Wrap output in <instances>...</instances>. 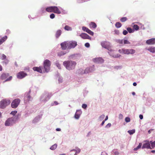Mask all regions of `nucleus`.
<instances>
[{
  "label": "nucleus",
  "instance_id": "f257e3e1",
  "mask_svg": "<svg viewBox=\"0 0 155 155\" xmlns=\"http://www.w3.org/2000/svg\"><path fill=\"white\" fill-rule=\"evenodd\" d=\"M63 64L67 69L71 70L74 68L76 63L74 61H64Z\"/></svg>",
  "mask_w": 155,
  "mask_h": 155
},
{
  "label": "nucleus",
  "instance_id": "f03ea898",
  "mask_svg": "<svg viewBox=\"0 0 155 155\" xmlns=\"http://www.w3.org/2000/svg\"><path fill=\"white\" fill-rule=\"evenodd\" d=\"M46 11L49 12H54L60 14L61 13V11L57 6H50L47 8Z\"/></svg>",
  "mask_w": 155,
  "mask_h": 155
},
{
  "label": "nucleus",
  "instance_id": "7ed1b4c3",
  "mask_svg": "<svg viewBox=\"0 0 155 155\" xmlns=\"http://www.w3.org/2000/svg\"><path fill=\"white\" fill-rule=\"evenodd\" d=\"M119 52L121 54H133L135 53V50L133 49H126L122 48L119 50Z\"/></svg>",
  "mask_w": 155,
  "mask_h": 155
},
{
  "label": "nucleus",
  "instance_id": "20e7f679",
  "mask_svg": "<svg viewBox=\"0 0 155 155\" xmlns=\"http://www.w3.org/2000/svg\"><path fill=\"white\" fill-rule=\"evenodd\" d=\"M51 63L48 60H45L43 63V66L45 72H48L50 70Z\"/></svg>",
  "mask_w": 155,
  "mask_h": 155
},
{
  "label": "nucleus",
  "instance_id": "39448f33",
  "mask_svg": "<svg viewBox=\"0 0 155 155\" xmlns=\"http://www.w3.org/2000/svg\"><path fill=\"white\" fill-rule=\"evenodd\" d=\"M10 103V101L9 100L3 99L0 102V108L2 109L5 108L9 105Z\"/></svg>",
  "mask_w": 155,
  "mask_h": 155
},
{
  "label": "nucleus",
  "instance_id": "423d86ee",
  "mask_svg": "<svg viewBox=\"0 0 155 155\" xmlns=\"http://www.w3.org/2000/svg\"><path fill=\"white\" fill-rule=\"evenodd\" d=\"M20 102L21 100L19 98L14 100L11 103L12 107L13 108H16L20 104Z\"/></svg>",
  "mask_w": 155,
  "mask_h": 155
},
{
  "label": "nucleus",
  "instance_id": "0eeeda50",
  "mask_svg": "<svg viewBox=\"0 0 155 155\" xmlns=\"http://www.w3.org/2000/svg\"><path fill=\"white\" fill-rule=\"evenodd\" d=\"M61 45L63 50L70 49L69 41H65L61 43Z\"/></svg>",
  "mask_w": 155,
  "mask_h": 155
},
{
  "label": "nucleus",
  "instance_id": "6e6552de",
  "mask_svg": "<svg viewBox=\"0 0 155 155\" xmlns=\"http://www.w3.org/2000/svg\"><path fill=\"white\" fill-rule=\"evenodd\" d=\"M12 119L11 117L7 119L5 123V125L6 126H10L15 124Z\"/></svg>",
  "mask_w": 155,
  "mask_h": 155
},
{
  "label": "nucleus",
  "instance_id": "1a4fd4ad",
  "mask_svg": "<svg viewBox=\"0 0 155 155\" xmlns=\"http://www.w3.org/2000/svg\"><path fill=\"white\" fill-rule=\"evenodd\" d=\"M27 75V74L23 71H20L17 74V77L18 78L21 79Z\"/></svg>",
  "mask_w": 155,
  "mask_h": 155
},
{
  "label": "nucleus",
  "instance_id": "9d476101",
  "mask_svg": "<svg viewBox=\"0 0 155 155\" xmlns=\"http://www.w3.org/2000/svg\"><path fill=\"white\" fill-rule=\"evenodd\" d=\"M70 49L74 48L77 45V43L76 41H69Z\"/></svg>",
  "mask_w": 155,
  "mask_h": 155
},
{
  "label": "nucleus",
  "instance_id": "9b49d317",
  "mask_svg": "<svg viewBox=\"0 0 155 155\" xmlns=\"http://www.w3.org/2000/svg\"><path fill=\"white\" fill-rule=\"evenodd\" d=\"M93 61L97 63H103L104 60L101 58H97L93 59Z\"/></svg>",
  "mask_w": 155,
  "mask_h": 155
},
{
  "label": "nucleus",
  "instance_id": "f8f14e48",
  "mask_svg": "<svg viewBox=\"0 0 155 155\" xmlns=\"http://www.w3.org/2000/svg\"><path fill=\"white\" fill-rule=\"evenodd\" d=\"M146 43L149 45L155 44V38H152L147 40L146 41Z\"/></svg>",
  "mask_w": 155,
  "mask_h": 155
},
{
  "label": "nucleus",
  "instance_id": "ddd939ff",
  "mask_svg": "<svg viewBox=\"0 0 155 155\" xmlns=\"http://www.w3.org/2000/svg\"><path fill=\"white\" fill-rule=\"evenodd\" d=\"M82 29L83 31H86L91 35L92 36L94 34V32L87 27H83Z\"/></svg>",
  "mask_w": 155,
  "mask_h": 155
},
{
  "label": "nucleus",
  "instance_id": "4468645a",
  "mask_svg": "<svg viewBox=\"0 0 155 155\" xmlns=\"http://www.w3.org/2000/svg\"><path fill=\"white\" fill-rule=\"evenodd\" d=\"M80 36L83 39H88L91 40V38L88 35L85 33H82L80 35Z\"/></svg>",
  "mask_w": 155,
  "mask_h": 155
},
{
  "label": "nucleus",
  "instance_id": "2eb2a0df",
  "mask_svg": "<svg viewBox=\"0 0 155 155\" xmlns=\"http://www.w3.org/2000/svg\"><path fill=\"white\" fill-rule=\"evenodd\" d=\"M33 70L35 71H36L40 73H42L43 71L41 68L40 67H35L33 68Z\"/></svg>",
  "mask_w": 155,
  "mask_h": 155
},
{
  "label": "nucleus",
  "instance_id": "dca6fc26",
  "mask_svg": "<svg viewBox=\"0 0 155 155\" xmlns=\"http://www.w3.org/2000/svg\"><path fill=\"white\" fill-rule=\"evenodd\" d=\"M145 148L147 149H152V148L150 147V144L149 142L148 141L143 144L142 147V148L144 149Z\"/></svg>",
  "mask_w": 155,
  "mask_h": 155
},
{
  "label": "nucleus",
  "instance_id": "f3484780",
  "mask_svg": "<svg viewBox=\"0 0 155 155\" xmlns=\"http://www.w3.org/2000/svg\"><path fill=\"white\" fill-rule=\"evenodd\" d=\"M20 116L21 114H18L17 115L15 116L14 117H11V118H12V119L15 123L16 121L19 120Z\"/></svg>",
  "mask_w": 155,
  "mask_h": 155
},
{
  "label": "nucleus",
  "instance_id": "a211bd4d",
  "mask_svg": "<svg viewBox=\"0 0 155 155\" xmlns=\"http://www.w3.org/2000/svg\"><path fill=\"white\" fill-rule=\"evenodd\" d=\"M81 112L80 110H77L75 115V118L76 119H78L80 116Z\"/></svg>",
  "mask_w": 155,
  "mask_h": 155
},
{
  "label": "nucleus",
  "instance_id": "6ab92c4d",
  "mask_svg": "<svg viewBox=\"0 0 155 155\" xmlns=\"http://www.w3.org/2000/svg\"><path fill=\"white\" fill-rule=\"evenodd\" d=\"M102 46L105 48H108V45H107V42L106 41H103L101 43Z\"/></svg>",
  "mask_w": 155,
  "mask_h": 155
},
{
  "label": "nucleus",
  "instance_id": "aec40b11",
  "mask_svg": "<svg viewBox=\"0 0 155 155\" xmlns=\"http://www.w3.org/2000/svg\"><path fill=\"white\" fill-rule=\"evenodd\" d=\"M9 76V74L8 73H3L1 76V79L4 80L6 79Z\"/></svg>",
  "mask_w": 155,
  "mask_h": 155
},
{
  "label": "nucleus",
  "instance_id": "412c9836",
  "mask_svg": "<svg viewBox=\"0 0 155 155\" xmlns=\"http://www.w3.org/2000/svg\"><path fill=\"white\" fill-rule=\"evenodd\" d=\"M90 28H95L97 27V25L95 23L93 22H91L89 24Z\"/></svg>",
  "mask_w": 155,
  "mask_h": 155
},
{
  "label": "nucleus",
  "instance_id": "4be33fe9",
  "mask_svg": "<svg viewBox=\"0 0 155 155\" xmlns=\"http://www.w3.org/2000/svg\"><path fill=\"white\" fill-rule=\"evenodd\" d=\"M147 50L151 52L155 53V47H150L147 49Z\"/></svg>",
  "mask_w": 155,
  "mask_h": 155
},
{
  "label": "nucleus",
  "instance_id": "5701e85b",
  "mask_svg": "<svg viewBox=\"0 0 155 155\" xmlns=\"http://www.w3.org/2000/svg\"><path fill=\"white\" fill-rule=\"evenodd\" d=\"M62 33V31L60 30H58L56 33L55 34V36L56 38H58L60 35H61V34Z\"/></svg>",
  "mask_w": 155,
  "mask_h": 155
},
{
  "label": "nucleus",
  "instance_id": "b1692460",
  "mask_svg": "<svg viewBox=\"0 0 155 155\" xmlns=\"http://www.w3.org/2000/svg\"><path fill=\"white\" fill-rule=\"evenodd\" d=\"M7 38V37L6 36H5L4 37L2 38L0 40V45H1L5 41Z\"/></svg>",
  "mask_w": 155,
  "mask_h": 155
},
{
  "label": "nucleus",
  "instance_id": "393cba45",
  "mask_svg": "<svg viewBox=\"0 0 155 155\" xmlns=\"http://www.w3.org/2000/svg\"><path fill=\"white\" fill-rule=\"evenodd\" d=\"M64 29L67 31H71L72 30L71 28L68 25H66L64 28Z\"/></svg>",
  "mask_w": 155,
  "mask_h": 155
},
{
  "label": "nucleus",
  "instance_id": "a878e982",
  "mask_svg": "<svg viewBox=\"0 0 155 155\" xmlns=\"http://www.w3.org/2000/svg\"><path fill=\"white\" fill-rule=\"evenodd\" d=\"M122 25L119 22H117L115 24V26L117 28H119L121 27Z\"/></svg>",
  "mask_w": 155,
  "mask_h": 155
},
{
  "label": "nucleus",
  "instance_id": "bb28decb",
  "mask_svg": "<svg viewBox=\"0 0 155 155\" xmlns=\"http://www.w3.org/2000/svg\"><path fill=\"white\" fill-rule=\"evenodd\" d=\"M6 56L4 54H1L0 56V58L2 60L5 59H6Z\"/></svg>",
  "mask_w": 155,
  "mask_h": 155
},
{
  "label": "nucleus",
  "instance_id": "cd10ccee",
  "mask_svg": "<svg viewBox=\"0 0 155 155\" xmlns=\"http://www.w3.org/2000/svg\"><path fill=\"white\" fill-rule=\"evenodd\" d=\"M57 144H54V145H52V146H51L50 148V149L54 150L57 147Z\"/></svg>",
  "mask_w": 155,
  "mask_h": 155
},
{
  "label": "nucleus",
  "instance_id": "c85d7f7f",
  "mask_svg": "<svg viewBox=\"0 0 155 155\" xmlns=\"http://www.w3.org/2000/svg\"><path fill=\"white\" fill-rule=\"evenodd\" d=\"M141 145H142V143H139V145H138V146L137 147L134 148V151L137 150L138 149H139L140 148V147H141Z\"/></svg>",
  "mask_w": 155,
  "mask_h": 155
},
{
  "label": "nucleus",
  "instance_id": "c756f323",
  "mask_svg": "<svg viewBox=\"0 0 155 155\" xmlns=\"http://www.w3.org/2000/svg\"><path fill=\"white\" fill-rule=\"evenodd\" d=\"M135 130H129L128 131V132L131 135L135 133Z\"/></svg>",
  "mask_w": 155,
  "mask_h": 155
},
{
  "label": "nucleus",
  "instance_id": "7c9ffc66",
  "mask_svg": "<svg viewBox=\"0 0 155 155\" xmlns=\"http://www.w3.org/2000/svg\"><path fill=\"white\" fill-rule=\"evenodd\" d=\"M127 31H128L130 33H131L133 32H134V30H133L132 28H127Z\"/></svg>",
  "mask_w": 155,
  "mask_h": 155
},
{
  "label": "nucleus",
  "instance_id": "2f4dec72",
  "mask_svg": "<svg viewBox=\"0 0 155 155\" xmlns=\"http://www.w3.org/2000/svg\"><path fill=\"white\" fill-rule=\"evenodd\" d=\"M127 20V18L126 17H122L120 19V21L122 22H124L126 21Z\"/></svg>",
  "mask_w": 155,
  "mask_h": 155
},
{
  "label": "nucleus",
  "instance_id": "473e14b6",
  "mask_svg": "<svg viewBox=\"0 0 155 155\" xmlns=\"http://www.w3.org/2000/svg\"><path fill=\"white\" fill-rule=\"evenodd\" d=\"M150 143L151 144V147L152 148H153L154 147H155V140L153 142H152V141H150Z\"/></svg>",
  "mask_w": 155,
  "mask_h": 155
},
{
  "label": "nucleus",
  "instance_id": "72a5a7b5",
  "mask_svg": "<svg viewBox=\"0 0 155 155\" xmlns=\"http://www.w3.org/2000/svg\"><path fill=\"white\" fill-rule=\"evenodd\" d=\"M134 28L136 30H138L139 29V27L136 25H133Z\"/></svg>",
  "mask_w": 155,
  "mask_h": 155
},
{
  "label": "nucleus",
  "instance_id": "f704fd0d",
  "mask_svg": "<svg viewBox=\"0 0 155 155\" xmlns=\"http://www.w3.org/2000/svg\"><path fill=\"white\" fill-rule=\"evenodd\" d=\"M65 54V53H64L63 51L59 52L58 53V55L59 56H61Z\"/></svg>",
  "mask_w": 155,
  "mask_h": 155
},
{
  "label": "nucleus",
  "instance_id": "c9c22d12",
  "mask_svg": "<svg viewBox=\"0 0 155 155\" xmlns=\"http://www.w3.org/2000/svg\"><path fill=\"white\" fill-rule=\"evenodd\" d=\"M17 111L16 110H15L13 111H12L11 113L10 114H12L13 116H15L17 113Z\"/></svg>",
  "mask_w": 155,
  "mask_h": 155
},
{
  "label": "nucleus",
  "instance_id": "e433bc0d",
  "mask_svg": "<svg viewBox=\"0 0 155 155\" xmlns=\"http://www.w3.org/2000/svg\"><path fill=\"white\" fill-rule=\"evenodd\" d=\"M9 61L8 60L6 59L5 61H3V64H5V65H6L7 64H8Z\"/></svg>",
  "mask_w": 155,
  "mask_h": 155
},
{
  "label": "nucleus",
  "instance_id": "4c0bfd02",
  "mask_svg": "<svg viewBox=\"0 0 155 155\" xmlns=\"http://www.w3.org/2000/svg\"><path fill=\"white\" fill-rule=\"evenodd\" d=\"M125 121L127 122H129L130 121V119L129 117H127L125 118Z\"/></svg>",
  "mask_w": 155,
  "mask_h": 155
},
{
  "label": "nucleus",
  "instance_id": "58836bf2",
  "mask_svg": "<svg viewBox=\"0 0 155 155\" xmlns=\"http://www.w3.org/2000/svg\"><path fill=\"white\" fill-rule=\"evenodd\" d=\"M55 16V15L53 13L51 14L50 16V18L51 19H53L54 18Z\"/></svg>",
  "mask_w": 155,
  "mask_h": 155
},
{
  "label": "nucleus",
  "instance_id": "ea45409f",
  "mask_svg": "<svg viewBox=\"0 0 155 155\" xmlns=\"http://www.w3.org/2000/svg\"><path fill=\"white\" fill-rule=\"evenodd\" d=\"M130 42L128 41L127 40H124V44H130Z\"/></svg>",
  "mask_w": 155,
  "mask_h": 155
},
{
  "label": "nucleus",
  "instance_id": "a19ab883",
  "mask_svg": "<svg viewBox=\"0 0 155 155\" xmlns=\"http://www.w3.org/2000/svg\"><path fill=\"white\" fill-rule=\"evenodd\" d=\"M56 65L59 69H60L61 68V65L58 63H56Z\"/></svg>",
  "mask_w": 155,
  "mask_h": 155
},
{
  "label": "nucleus",
  "instance_id": "79ce46f5",
  "mask_svg": "<svg viewBox=\"0 0 155 155\" xmlns=\"http://www.w3.org/2000/svg\"><path fill=\"white\" fill-rule=\"evenodd\" d=\"M82 107L84 109H86L87 107V105L86 104H83Z\"/></svg>",
  "mask_w": 155,
  "mask_h": 155
},
{
  "label": "nucleus",
  "instance_id": "37998d69",
  "mask_svg": "<svg viewBox=\"0 0 155 155\" xmlns=\"http://www.w3.org/2000/svg\"><path fill=\"white\" fill-rule=\"evenodd\" d=\"M112 56L114 58H117L120 57V55L117 54V55H112Z\"/></svg>",
  "mask_w": 155,
  "mask_h": 155
},
{
  "label": "nucleus",
  "instance_id": "c03bdc74",
  "mask_svg": "<svg viewBox=\"0 0 155 155\" xmlns=\"http://www.w3.org/2000/svg\"><path fill=\"white\" fill-rule=\"evenodd\" d=\"M85 46L87 48H89L90 46V45L88 43H86L85 44Z\"/></svg>",
  "mask_w": 155,
  "mask_h": 155
},
{
  "label": "nucleus",
  "instance_id": "a18cd8bd",
  "mask_svg": "<svg viewBox=\"0 0 155 155\" xmlns=\"http://www.w3.org/2000/svg\"><path fill=\"white\" fill-rule=\"evenodd\" d=\"M128 33L127 31L126 30H124L123 31V34L124 35H126Z\"/></svg>",
  "mask_w": 155,
  "mask_h": 155
},
{
  "label": "nucleus",
  "instance_id": "49530a36",
  "mask_svg": "<svg viewBox=\"0 0 155 155\" xmlns=\"http://www.w3.org/2000/svg\"><path fill=\"white\" fill-rule=\"evenodd\" d=\"M117 42L120 44H122L123 43V40H118Z\"/></svg>",
  "mask_w": 155,
  "mask_h": 155
},
{
  "label": "nucleus",
  "instance_id": "de8ad7c7",
  "mask_svg": "<svg viewBox=\"0 0 155 155\" xmlns=\"http://www.w3.org/2000/svg\"><path fill=\"white\" fill-rule=\"evenodd\" d=\"M119 117L120 119H122V118L123 117V115L121 114H120L119 115Z\"/></svg>",
  "mask_w": 155,
  "mask_h": 155
},
{
  "label": "nucleus",
  "instance_id": "09e8293b",
  "mask_svg": "<svg viewBox=\"0 0 155 155\" xmlns=\"http://www.w3.org/2000/svg\"><path fill=\"white\" fill-rule=\"evenodd\" d=\"M115 33L117 35H119V32L118 30H115L114 31Z\"/></svg>",
  "mask_w": 155,
  "mask_h": 155
},
{
  "label": "nucleus",
  "instance_id": "8fccbe9b",
  "mask_svg": "<svg viewBox=\"0 0 155 155\" xmlns=\"http://www.w3.org/2000/svg\"><path fill=\"white\" fill-rule=\"evenodd\" d=\"M12 76L8 78L5 80V81H8L12 79Z\"/></svg>",
  "mask_w": 155,
  "mask_h": 155
},
{
  "label": "nucleus",
  "instance_id": "3c124183",
  "mask_svg": "<svg viewBox=\"0 0 155 155\" xmlns=\"http://www.w3.org/2000/svg\"><path fill=\"white\" fill-rule=\"evenodd\" d=\"M139 117L141 120H142L143 119V116L141 114H140L139 115Z\"/></svg>",
  "mask_w": 155,
  "mask_h": 155
},
{
  "label": "nucleus",
  "instance_id": "603ef678",
  "mask_svg": "<svg viewBox=\"0 0 155 155\" xmlns=\"http://www.w3.org/2000/svg\"><path fill=\"white\" fill-rule=\"evenodd\" d=\"M27 98V99L28 100V101H29L31 98V96L29 95H28Z\"/></svg>",
  "mask_w": 155,
  "mask_h": 155
},
{
  "label": "nucleus",
  "instance_id": "864d4df0",
  "mask_svg": "<svg viewBox=\"0 0 155 155\" xmlns=\"http://www.w3.org/2000/svg\"><path fill=\"white\" fill-rule=\"evenodd\" d=\"M111 124L110 123H108L106 127H110L111 126Z\"/></svg>",
  "mask_w": 155,
  "mask_h": 155
},
{
  "label": "nucleus",
  "instance_id": "5fc2aeb1",
  "mask_svg": "<svg viewBox=\"0 0 155 155\" xmlns=\"http://www.w3.org/2000/svg\"><path fill=\"white\" fill-rule=\"evenodd\" d=\"M76 153H79L80 152V149H78L77 151L76 150Z\"/></svg>",
  "mask_w": 155,
  "mask_h": 155
},
{
  "label": "nucleus",
  "instance_id": "6e6d98bb",
  "mask_svg": "<svg viewBox=\"0 0 155 155\" xmlns=\"http://www.w3.org/2000/svg\"><path fill=\"white\" fill-rule=\"evenodd\" d=\"M105 117V116L104 115H101L100 117V118H104Z\"/></svg>",
  "mask_w": 155,
  "mask_h": 155
},
{
  "label": "nucleus",
  "instance_id": "4d7b16f0",
  "mask_svg": "<svg viewBox=\"0 0 155 155\" xmlns=\"http://www.w3.org/2000/svg\"><path fill=\"white\" fill-rule=\"evenodd\" d=\"M2 70V66L0 65V71H1Z\"/></svg>",
  "mask_w": 155,
  "mask_h": 155
},
{
  "label": "nucleus",
  "instance_id": "13d9d810",
  "mask_svg": "<svg viewBox=\"0 0 155 155\" xmlns=\"http://www.w3.org/2000/svg\"><path fill=\"white\" fill-rule=\"evenodd\" d=\"M105 120H103L102 122L101 123V125L102 126L103 125H104V123H105Z\"/></svg>",
  "mask_w": 155,
  "mask_h": 155
},
{
  "label": "nucleus",
  "instance_id": "bf43d9fd",
  "mask_svg": "<svg viewBox=\"0 0 155 155\" xmlns=\"http://www.w3.org/2000/svg\"><path fill=\"white\" fill-rule=\"evenodd\" d=\"M54 103L56 105H57L58 104V102L56 101H54Z\"/></svg>",
  "mask_w": 155,
  "mask_h": 155
},
{
  "label": "nucleus",
  "instance_id": "052dcab7",
  "mask_svg": "<svg viewBox=\"0 0 155 155\" xmlns=\"http://www.w3.org/2000/svg\"><path fill=\"white\" fill-rule=\"evenodd\" d=\"M56 130L57 131H61V129L59 128H58L56 129Z\"/></svg>",
  "mask_w": 155,
  "mask_h": 155
},
{
  "label": "nucleus",
  "instance_id": "680f3d73",
  "mask_svg": "<svg viewBox=\"0 0 155 155\" xmlns=\"http://www.w3.org/2000/svg\"><path fill=\"white\" fill-rule=\"evenodd\" d=\"M137 85V83L136 82H134L133 83V85L134 86H136Z\"/></svg>",
  "mask_w": 155,
  "mask_h": 155
},
{
  "label": "nucleus",
  "instance_id": "e2e57ef3",
  "mask_svg": "<svg viewBox=\"0 0 155 155\" xmlns=\"http://www.w3.org/2000/svg\"><path fill=\"white\" fill-rule=\"evenodd\" d=\"M108 118V116H107L106 117V118H105V119L104 120H105V121L107 120Z\"/></svg>",
  "mask_w": 155,
  "mask_h": 155
},
{
  "label": "nucleus",
  "instance_id": "0e129e2a",
  "mask_svg": "<svg viewBox=\"0 0 155 155\" xmlns=\"http://www.w3.org/2000/svg\"><path fill=\"white\" fill-rule=\"evenodd\" d=\"M151 152H152V153H155V150H152L151 151Z\"/></svg>",
  "mask_w": 155,
  "mask_h": 155
},
{
  "label": "nucleus",
  "instance_id": "69168bd1",
  "mask_svg": "<svg viewBox=\"0 0 155 155\" xmlns=\"http://www.w3.org/2000/svg\"><path fill=\"white\" fill-rule=\"evenodd\" d=\"M132 94L133 95H135V93L134 92H132Z\"/></svg>",
  "mask_w": 155,
  "mask_h": 155
},
{
  "label": "nucleus",
  "instance_id": "338daca9",
  "mask_svg": "<svg viewBox=\"0 0 155 155\" xmlns=\"http://www.w3.org/2000/svg\"><path fill=\"white\" fill-rule=\"evenodd\" d=\"M15 66H16L17 67L18 66V65H17V63L16 62H15Z\"/></svg>",
  "mask_w": 155,
  "mask_h": 155
},
{
  "label": "nucleus",
  "instance_id": "774afa93",
  "mask_svg": "<svg viewBox=\"0 0 155 155\" xmlns=\"http://www.w3.org/2000/svg\"><path fill=\"white\" fill-rule=\"evenodd\" d=\"M76 151V150L75 149H73V150H71V151Z\"/></svg>",
  "mask_w": 155,
  "mask_h": 155
}]
</instances>
